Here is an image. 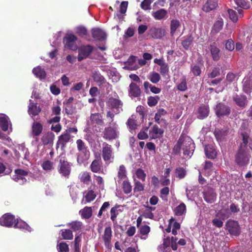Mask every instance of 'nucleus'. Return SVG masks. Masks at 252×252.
<instances>
[{
    "mask_svg": "<svg viewBox=\"0 0 252 252\" xmlns=\"http://www.w3.org/2000/svg\"><path fill=\"white\" fill-rule=\"evenodd\" d=\"M251 158L249 149L238 147L235 155V162L239 166H245L249 163Z\"/></svg>",
    "mask_w": 252,
    "mask_h": 252,
    "instance_id": "f257e3e1",
    "label": "nucleus"
},
{
    "mask_svg": "<svg viewBox=\"0 0 252 252\" xmlns=\"http://www.w3.org/2000/svg\"><path fill=\"white\" fill-rule=\"evenodd\" d=\"M77 148L78 151L77 154V161L78 163L81 164L87 160L90 157V152L88 147L81 139L76 141Z\"/></svg>",
    "mask_w": 252,
    "mask_h": 252,
    "instance_id": "f03ea898",
    "label": "nucleus"
},
{
    "mask_svg": "<svg viewBox=\"0 0 252 252\" xmlns=\"http://www.w3.org/2000/svg\"><path fill=\"white\" fill-rule=\"evenodd\" d=\"M182 137V150L183 154L187 158H190L193 154L195 146L190 137L184 134H181Z\"/></svg>",
    "mask_w": 252,
    "mask_h": 252,
    "instance_id": "7ed1b4c3",
    "label": "nucleus"
},
{
    "mask_svg": "<svg viewBox=\"0 0 252 252\" xmlns=\"http://www.w3.org/2000/svg\"><path fill=\"white\" fill-rule=\"evenodd\" d=\"M72 165V163L65 158H61L59 160L58 171L62 177L68 179L71 174Z\"/></svg>",
    "mask_w": 252,
    "mask_h": 252,
    "instance_id": "20e7f679",
    "label": "nucleus"
},
{
    "mask_svg": "<svg viewBox=\"0 0 252 252\" xmlns=\"http://www.w3.org/2000/svg\"><path fill=\"white\" fill-rule=\"evenodd\" d=\"M101 155L106 163L112 162L114 155L112 146L106 142H103L102 144Z\"/></svg>",
    "mask_w": 252,
    "mask_h": 252,
    "instance_id": "39448f33",
    "label": "nucleus"
},
{
    "mask_svg": "<svg viewBox=\"0 0 252 252\" xmlns=\"http://www.w3.org/2000/svg\"><path fill=\"white\" fill-rule=\"evenodd\" d=\"M215 114L219 118L228 116L231 113V108L223 103L220 102L214 108Z\"/></svg>",
    "mask_w": 252,
    "mask_h": 252,
    "instance_id": "423d86ee",
    "label": "nucleus"
},
{
    "mask_svg": "<svg viewBox=\"0 0 252 252\" xmlns=\"http://www.w3.org/2000/svg\"><path fill=\"white\" fill-rule=\"evenodd\" d=\"M77 37L73 34H67L63 38V42L64 47L70 50L75 51L78 49L76 44Z\"/></svg>",
    "mask_w": 252,
    "mask_h": 252,
    "instance_id": "0eeeda50",
    "label": "nucleus"
},
{
    "mask_svg": "<svg viewBox=\"0 0 252 252\" xmlns=\"http://www.w3.org/2000/svg\"><path fill=\"white\" fill-rule=\"evenodd\" d=\"M94 50L91 45H82L78 48V61L80 62L88 58Z\"/></svg>",
    "mask_w": 252,
    "mask_h": 252,
    "instance_id": "6e6552de",
    "label": "nucleus"
},
{
    "mask_svg": "<svg viewBox=\"0 0 252 252\" xmlns=\"http://www.w3.org/2000/svg\"><path fill=\"white\" fill-rule=\"evenodd\" d=\"M225 227L230 234L234 236H238L240 234V227L237 221L228 220L225 224Z\"/></svg>",
    "mask_w": 252,
    "mask_h": 252,
    "instance_id": "1a4fd4ad",
    "label": "nucleus"
},
{
    "mask_svg": "<svg viewBox=\"0 0 252 252\" xmlns=\"http://www.w3.org/2000/svg\"><path fill=\"white\" fill-rule=\"evenodd\" d=\"M15 221V216L9 213L4 214L0 218V225L1 226L10 227L13 225Z\"/></svg>",
    "mask_w": 252,
    "mask_h": 252,
    "instance_id": "9d476101",
    "label": "nucleus"
},
{
    "mask_svg": "<svg viewBox=\"0 0 252 252\" xmlns=\"http://www.w3.org/2000/svg\"><path fill=\"white\" fill-rule=\"evenodd\" d=\"M112 238V231L111 226H108L105 228L104 233L102 236L105 247L108 250L112 248L111 242Z\"/></svg>",
    "mask_w": 252,
    "mask_h": 252,
    "instance_id": "9b49d317",
    "label": "nucleus"
},
{
    "mask_svg": "<svg viewBox=\"0 0 252 252\" xmlns=\"http://www.w3.org/2000/svg\"><path fill=\"white\" fill-rule=\"evenodd\" d=\"M203 194L204 200L208 203H214L216 200L217 194L214 189L210 187L204 189Z\"/></svg>",
    "mask_w": 252,
    "mask_h": 252,
    "instance_id": "f8f14e48",
    "label": "nucleus"
},
{
    "mask_svg": "<svg viewBox=\"0 0 252 252\" xmlns=\"http://www.w3.org/2000/svg\"><path fill=\"white\" fill-rule=\"evenodd\" d=\"M232 99L235 104L242 109L245 108L248 105L247 97L243 94H236L233 96Z\"/></svg>",
    "mask_w": 252,
    "mask_h": 252,
    "instance_id": "ddd939ff",
    "label": "nucleus"
},
{
    "mask_svg": "<svg viewBox=\"0 0 252 252\" xmlns=\"http://www.w3.org/2000/svg\"><path fill=\"white\" fill-rule=\"evenodd\" d=\"M107 105L111 109L116 110L117 113H119L120 112L119 109L122 108L123 103L119 98L111 96L108 98Z\"/></svg>",
    "mask_w": 252,
    "mask_h": 252,
    "instance_id": "4468645a",
    "label": "nucleus"
},
{
    "mask_svg": "<svg viewBox=\"0 0 252 252\" xmlns=\"http://www.w3.org/2000/svg\"><path fill=\"white\" fill-rule=\"evenodd\" d=\"M116 130V127L112 126L106 127L103 132V138L108 141L115 139L117 137Z\"/></svg>",
    "mask_w": 252,
    "mask_h": 252,
    "instance_id": "2eb2a0df",
    "label": "nucleus"
},
{
    "mask_svg": "<svg viewBox=\"0 0 252 252\" xmlns=\"http://www.w3.org/2000/svg\"><path fill=\"white\" fill-rule=\"evenodd\" d=\"M102 161L99 154L96 157V159H94L90 165L91 171L94 173H100L102 169Z\"/></svg>",
    "mask_w": 252,
    "mask_h": 252,
    "instance_id": "dca6fc26",
    "label": "nucleus"
},
{
    "mask_svg": "<svg viewBox=\"0 0 252 252\" xmlns=\"http://www.w3.org/2000/svg\"><path fill=\"white\" fill-rule=\"evenodd\" d=\"M92 37L95 40L103 41L106 39V34L101 29L98 28H93L91 30Z\"/></svg>",
    "mask_w": 252,
    "mask_h": 252,
    "instance_id": "f3484780",
    "label": "nucleus"
},
{
    "mask_svg": "<svg viewBox=\"0 0 252 252\" xmlns=\"http://www.w3.org/2000/svg\"><path fill=\"white\" fill-rule=\"evenodd\" d=\"M70 139V135L68 133H65L60 135L57 142L56 149L57 150L61 146L62 150H63L66 144L69 142Z\"/></svg>",
    "mask_w": 252,
    "mask_h": 252,
    "instance_id": "a211bd4d",
    "label": "nucleus"
},
{
    "mask_svg": "<svg viewBox=\"0 0 252 252\" xmlns=\"http://www.w3.org/2000/svg\"><path fill=\"white\" fill-rule=\"evenodd\" d=\"M149 33L154 38L160 39L165 35V31L161 28L152 27L149 30Z\"/></svg>",
    "mask_w": 252,
    "mask_h": 252,
    "instance_id": "6ab92c4d",
    "label": "nucleus"
},
{
    "mask_svg": "<svg viewBox=\"0 0 252 252\" xmlns=\"http://www.w3.org/2000/svg\"><path fill=\"white\" fill-rule=\"evenodd\" d=\"M212 59L214 61L217 62L220 58V49L217 46L216 43L213 42L211 44L209 48Z\"/></svg>",
    "mask_w": 252,
    "mask_h": 252,
    "instance_id": "aec40b11",
    "label": "nucleus"
},
{
    "mask_svg": "<svg viewBox=\"0 0 252 252\" xmlns=\"http://www.w3.org/2000/svg\"><path fill=\"white\" fill-rule=\"evenodd\" d=\"M141 93L139 87L135 83L131 82L129 86L128 94L129 96L133 97H139Z\"/></svg>",
    "mask_w": 252,
    "mask_h": 252,
    "instance_id": "412c9836",
    "label": "nucleus"
},
{
    "mask_svg": "<svg viewBox=\"0 0 252 252\" xmlns=\"http://www.w3.org/2000/svg\"><path fill=\"white\" fill-rule=\"evenodd\" d=\"M55 138V134L51 131L44 133L41 137V141L44 145L51 146L53 145Z\"/></svg>",
    "mask_w": 252,
    "mask_h": 252,
    "instance_id": "4be33fe9",
    "label": "nucleus"
},
{
    "mask_svg": "<svg viewBox=\"0 0 252 252\" xmlns=\"http://www.w3.org/2000/svg\"><path fill=\"white\" fill-rule=\"evenodd\" d=\"M166 113L167 112L164 109H159L155 114V122L158 124L167 126V122L166 120L162 118V116H164Z\"/></svg>",
    "mask_w": 252,
    "mask_h": 252,
    "instance_id": "5701e85b",
    "label": "nucleus"
},
{
    "mask_svg": "<svg viewBox=\"0 0 252 252\" xmlns=\"http://www.w3.org/2000/svg\"><path fill=\"white\" fill-rule=\"evenodd\" d=\"M205 153L207 158L215 159L217 158V153L214 147L211 144L206 145L204 148Z\"/></svg>",
    "mask_w": 252,
    "mask_h": 252,
    "instance_id": "b1692460",
    "label": "nucleus"
},
{
    "mask_svg": "<svg viewBox=\"0 0 252 252\" xmlns=\"http://www.w3.org/2000/svg\"><path fill=\"white\" fill-rule=\"evenodd\" d=\"M30 104L28 107V113L30 115L35 116L38 115L41 111L39 106H37L36 103H34L31 100H30Z\"/></svg>",
    "mask_w": 252,
    "mask_h": 252,
    "instance_id": "393cba45",
    "label": "nucleus"
},
{
    "mask_svg": "<svg viewBox=\"0 0 252 252\" xmlns=\"http://www.w3.org/2000/svg\"><path fill=\"white\" fill-rule=\"evenodd\" d=\"M218 6V0H207L202 7V10L209 12L214 10Z\"/></svg>",
    "mask_w": 252,
    "mask_h": 252,
    "instance_id": "a878e982",
    "label": "nucleus"
},
{
    "mask_svg": "<svg viewBox=\"0 0 252 252\" xmlns=\"http://www.w3.org/2000/svg\"><path fill=\"white\" fill-rule=\"evenodd\" d=\"M198 116L197 118L199 119H203L208 116L209 114V107L208 106L202 105L198 109Z\"/></svg>",
    "mask_w": 252,
    "mask_h": 252,
    "instance_id": "bb28decb",
    "label": "nucleus"
},
{
    "mask_svg": "<svg viewBox=\"0 0 252 252\" xmlns=\"http://www.w3.org/2000/svg\"><path fill=\"white\" fill-rule=\"evenodd\" d=\"M32 135L33 136H39L42 132L43 126L39 122H34L32 125Z\"/></svg>",
    "mask_w": 252,
    "mask_h": 252,
    "instance_id": "cd10ccee",
    "label": "nucleus"
},
{
    "mask_svg": "<svg viewBox=\"0 0 252 252\" xmlns=\"http://www.w3.org/2000/svg\"><path fill=\"white\" fill-rule=\"evenodd\" d=\"M32 73L36 77L40 79H43L46 77V73L44 68L40 66H37L32 69Z\"/></svg>",
    "mask_w": 252,
    "mask_h": 252,
    "instance_id": "c85d7f7f",
    "label": "nucleus"
},
{
    "mask_svg": "<svg viewBox=\"0 0 252 252\" xmlns=\"http://www.w3.org/2000/svg\"><path fill=\"white\" fill-rule=\"evenodd\" d=\"M120 207V205L116 204L110 210L111 220L113 222L116 221L117 217L119 214V212H122V210L119 209Z\"/></svg>",
    "mask_w": 252,
    "mask_h": 252,
    "instance_id": "c756f323",
    "label": "nucleus"
},
{
    "mask_svg": "<svg viewBox=\"0 0 252 252\" xmlns=\"http://www.w3.org/2000/svg\"><path fill=\"white\" fill-rule=\"evenodd\" d=\"M90 120L93 124H95L97 125L102 126L104 124L101 116L98 113L91 114L90 116Z\"/></svg>",
    "mask_w": 252,
    "mask_h": 252,
    "instance_id": "7c9ffc66",
    "label": "nucleus"
},
{
    "mask_svg": "<svg viewBox=\"0 0 252 252\" xmlns=\"http://www.w3.org/2000/svg\"><path fill=\"white\" fill-rule=\"evenodd\" d=\"M193 39L194 38L191 34L184 37V39L181 43L184 48L186 50H188L189 46L192 44Z\"/></svg>",
    "mask_w": 252,
    "mask_h": 252,
    "instance_id": "2f4dec72",
    "label": "nucleus"
},
{
    "mask_svg": "<svg viewBox=\"0 0 252 252\" xmlns=\"http://www.w3.org/2000/svg\"><path fill=\"white\" fill-rule=\"evenodd\" d=\"M186 210V206L185 204L181 203L175 208L174 212L176 216H180L185 214Z\"/></svg>",
    "mask_w": 252,
    "mask_h": 252,
    "instance_id": "473e14b6",
    "label": "nucleus"
},
{
    "mask_svg": "<svg viewBox=\"0 0 252 252\" xmlns=\"http://www.w3.org/2000/svg\"><path fill=\"white\" fill-rule=\"evenodd\" d=\"M167 12L164 9H160L153 13V16L156 20H160L167 15Z\"/></svg>",
    "mask_w": 252,
    "mask_h": 252,
    "instance_id": "72a5a7b5",
    "label": "nucleus"
},
{
    "mask_svg": "<svg viewBox=\"0 0 252 252\" xmlns=\"http://www.w3.org/2000/svg\"><path fill=\"white\" fill-rule=\"evenodd\" d=\"M67 225L74 231H80L82 229V222L79 221H73L68 223Z\"/></svg>",
    "mask_w": 252,
    "mask_h": 252,
    "instance_id": "f704fd0d",
    "label": "nucleus"
},
{
    "mask_svg": "<svg viewBox=\"0 0 252 252\" xmlns=\"http://www.w3.org/2000/svg\"><path fill=\"white\" fill-rule=\"evenodd\" d=\"M81 216L82 218L85 219H90L93 214L92 208L91 207H85L81 211Z\"/></svg>",
    "mask_w": 252,
    "mask_h": 252,
    "instance_id": "c9c22d12",
    "label": "nucleus"
},
{
    "mask_svg": "<svg viewBox=\"0 0 252 252\" xmlns=\"http://www.w3.org/2000/svg\"><path fill=\"white\" fill-rule=\"evenodd\" d=\"M62 238L64 240H72L73 238V233L71 230L69 229H62L61 230Z\"/></svg>",
    "mask_w": 252,
    "mask_h": 252,
    "instance_id": "e433bc0d",
    "label": "nucleus"
},
{
    "mask_svg": "<svg viewBox=\"0 0 252 252\" xmlns=\"http://www.w3.org/2000/svg\"><path fill=\"white\" fill-rule=\"evenodd\" d=\"M93 78L94 82L102 85L106 82L104 77L99 72H94L93 73Z\"/></svg>",
    "mask_w": 252,
    "mask_h": 252,
    "instance_id": "4c0bfd02",
    "label": "nucleus"
},
{
    "mask_svg": "<svg viewBox=\"0 0 252 252\" xmlns=\"http://www.w3.org/2000/svg\"><path fill=\"white\" fill-rule=\"evenodd\" d=\"M181 26L180 22L178 20H172L170 24V34L173 35L176 30Z\"/></svg>",
    "mask_w": 252,
    "mask_h": 252,
    "instance_id": "58836bf2",
    "label": "nucleus"
},
{
    "mask_svg": "<svg viewBox=\"0 0 252 252\" xmlns=\"http://www.w3.org/2000/svg\"><path fill=\"white\" fill-rule=\"evenodd\" d=\"M182 137L180 136L176 144L173 148V154L174 155H178L181 153V147H182Z\"/></svg>",
    "mask_w": 252,
    "mask_h": 252,
    "instance_id": "ea45409f",
    "label": "nucleus"
},
{
    "mask_svg": "<svg viewBox=\"0 0 252 252\" xmlns=\"http://www.w3.org/2000/svg\"><path fill=\"white\" fill-rule=\"evenodd\" d=\"M8 117L5 115L0 117V126L4 131H7L8 128Z\"/></svg>",
    "mask_w": 252,
    "mask_h": 252,
    "instance_id": "a19ab883",
    "label": "nucleus"
},
{
    "mask_svg": "<svg viewBox=\"0 0 252 252\" xmlns=\"http://www.w3.org/2000/svg\"><path fill=\"white\" fill-rule=\"evenodd\" d=\"M223 25V22L222 19L217 21L214 24V25L212 27V32H214L215 33L219 32L222 29Z\"/></svg>",
    "mask_w": 252,
    "mask_h": 252,
    "instance_id": "79ce46f5",
    "label": "nucleus"
},
{
    "mask_svg": "<svg viewBox=\"0 0 252 252\" xmlns=\"http://www.w3.org/2000/svg\"><path fill=\"white\" fill-rule=\"evenodd\" d=\"M241 135L242 136L243 142L240 144L239 147H242V148H243L244 149H248V144L249 142L250 136H249V134L246 132L242 133Z\"/></svg>",
    "mask_w": 252,
    "mask_h": 252,
    "instance_id": "37998d69",
    "label": "nucleus"
},
{
    "mask_svg": "<svg viewBox=\"0 0 252 252\" xmlns=\"http://www.w3.org/2000/svg\"><path fill=\"white\" fill-rule=\"evenodd\" d=\"M252 90V82L250 80L244 81L243 86V91L247 94H250Z\"/></svg>",
    "mask_w": 252,
    "mask_h": 252,
    "instance_id": "c03bdc74",
    "label": "nucleus"
},
{
    "mask_svg": "<svg viewBox=\"0 0 252 252\" xmlns=\"http://www.w3.org/2000/svg\"><path fill=\"white\" fill-rule=\"evenodd\" d=\"M13 225L14 227L16 228L28 229V228L29 227L25 221L18 219H16V221Z\"/></svg>",
    "mask_w": 252,
    "mask_h": 252,
    "instance_id": "a18cd8bd",
    "label": "nucleus"
},
{
    "mask_svg": "<svg viewBox=\"0 0 252 252\" xmlns=\"http://www.w3.org/2000/svg\"><path fill=\"white\" fill-rule=\"evenodd\" d=\"M152 132L155 134V136H153V137L157 138L162 136L164 133V130L159 128L158 126L155 125L152 128Z\"/></svg>",
    "mask_w": 252,
    "mask_h": 252,
    "instance_id": "49530a36",
    "label": "nucleus"
},
{
    "mask_svg": "<svg viewBox=\"0 0 252 252\" xmlns=\"http://www.w3.org/2000/svg\"><path fill=\"white\" fill-rule=\"evenodd\" d=\"M175 173L177 177L179 179H183L186 176L187 171L183 167H179L176 168Z\"/></svg>",
    "mask_w": 252,
    "mask_h": 252,
    "instance_id": "de8ad7c7",
    "label": "nucleus"
},
{
    "mask_svg": "<svg viewBox=\"0 0 252 252\" xmlns=\"http://www.w3.org/2000/svg\"><path fill=\"white\" fill-rule=\"evenodd\" d=\"M91 180V177L89 172H83L80 177V181L84 184L88 185Z\"/></svg>",
    "mask_w": 252,
    "mask_h": 252,
    "instance_id": "09e8293b",
    "label": "nucleus"
},
{
    "mask_svg": "<svg viewBox=\"0 0 252 252\" xmlns=\"http://www.w3.org/2000/svg\"><path fill=\"white\" fill-rule=\"evenodd\" d=\"M139 232L141 235H147L150 231L151 228L146 224L142 225L139 227Z\"/></svg>",
    "mask_w": 252,
    "mask_h": 252,
    "instance_id": "8fccbe9b",
    "label": "nucleus"
},
{
    "mask_svg": "<svg viewBox=\"0 0 252 252\" xmlns=\"http://www.w3.org/2000/svg\"><path fill=\"white\" fill-rule=\"evenodd\" d=\"M159 99V97L157 95L155 96H149L148 98L147 103L150 107L156 106L157 104Z\"/></svg>",
    "mask_w": 252,
    "mask_h": 252,
    "instance_id": "3c124183",
    "label": "nucleus"
},
{
    "mask_svg": "<svg viewBox=\"0 0 252 252\" xmlns=\"http://www.w3.org/2000/svg\"><path fill=\"white\" fill-rule=\"evenodd\" d=\"M76 33L81 37H84L88 35L87 29L83 26H79L76 28Z\"/></svg>",
    "mask_w": 252,
    "mask_h": 252,
    "instance_id": "603ef678",
    "label": "nucleus"
},
{
    "mask_svg": "<svg viewBox=\"0 0 252 252\" xmlns=\"http://www.w3.org/2000/svg\"><path fill=\"white\" fill-rule=\"evenodd\" d=\"M220 68L219 67H214L211 72L208 74L209 78H214L220 75Z\"/></svg>",
    "mask_w": 252,
    "mask_h": 252,
    "instance_id": "864d4df0",
    "label": "nucleus"
},
{
    "mask_svg": "<svg viewBox=\"0 0 252 252\" xmlns=\"http://www.w3.org/2000/svg\"><path fill=\"white\" fill-rule=\"evenodd\" d=\"M96 196L95 193L93 190H89L85 196L86 201L87 202H90L93 201L95 198Z\"/></svg>",
    "mask_w": 252,
    "mask_h": 252,
    "instance_id": "5fc2aeb1",
    "label": "nucleus"
},
{
    "mask_svg": "<svg viewBox=\"0 0 252 252\" xmlns=\"http://www.w3.org/2000/svg\"><path fill=\"white\" fill-rule=\"evenodd\" d=\"M234 1L238 7L244 9H248L250 7L249 3L244 0H234Z\"/></svg>",
    "mask_w": 252,
    "mask_h": 252,
    "instance_id": "6e6d98bb",
    "label": "nucleus"
},
{
    "mask_svg": "<svg viewBox=\"0 0 252 252\" xmlns=\"http://www.w3.org/2000/svg\"><path fill=\"white\" fill-rule=\"evenodd\" d=\"M160 79L161 78L160 75L158 73L155 72L152 73L149 77V80L150 81L154 84H157L158 83Z\"/></svg>",
    "mask_w": 252,
    "mask_h": 252,
    "instance_id": "4d7b16f0",
    "label": "nucleus"
},
{
    "mask_svg": "<svg viewBox=\"0 0 252 252\" xmlns=\"http://www.w3.org/2000/svg\"><path fill=\"white\" fill-rule=\"evenodd\" d=\"M118 177L120 179H124L126 177V170L124 165L120 166L118 172Z\"/></svg>",
    "mask_w": 252,
    "mask_h": 252,
    "instance_id": "13d9d810",
    "label": "nucleus"
},
{
    "mask_svg": "<svg viewBox=\"0 0 252 252\" xmlns=\"http://www.w3.org/2000/svg\"><path fill=\"white\" fill-rule=\"evenodd\" d=\"M123 189L125 193L128 194L131 191L132 186L129 182L124 181L123 183Z\"/></svg>",
    "mask_w": 252,
    "mask_h": 252,
    "instance_id": "bf43d9fd",
    "label": "nucleus"
},
{
    "mask_svg": "<svg viewBox=\"0 0 252 252\" xmlns=\"http://www.w3.org/2000/svg\"><path fill=\"white\" fill-rule=\"evenodd\" d=\"M127 125L128 128L131 130H135L137 128V125L136 121L133 118H129L127 121Z\"/></svg>",
    "mask_w": 252,
    "mask_h": 252,
    "instance_id": "052dcab7",
    "label": "nucleus"
},
{
    "mask_svg": "<svg viewBox=\"0 0 252 252\" xmlns=\"http://www.w3.org/2000/svg\"><path fill=\"white\" fill-rule=\"evenodd\" d=\"M171 245L170 239L167 237L163 239V244L159 246V248L162 251H165L166 249Z\"/></svg>",
    "mask_w": 252,
    "mask_h": 252,
    "instance_id": "680f3d73",
    "label": "nucleus"
},
{
    "mask_svg": "<svg viewBox=\"0 0 252 252\" xmlns=\"http://www.w3.org/2000/svg\"><path fill=\"white\" fill-rule=\"evenodd\" d=\"M135 174L136 177L141 180L143 182H144L146 179V175L144 171L141 168H138L136 170Z\"/></svg>",
    "mask_w": 252,
    "mask_h": 252,
    "instance_id": "e2e57ef3",
    "label": "nucleus"
},
{
    "mask_svg": "<svg viewBox=\"0 0 252 252\" xmlns=\"http://www.w3.org/2000/svg\"><path fill=\"white\" fill-rule=\"evenodd\" d=\"M59 252H68L69 251L68 245L65 242H61L58 245Z\"/></svg>",
    "mask_w": 252,
    "mask_h": 252,
    "instance_id": "0e129e2a",
    "label": "nucleus"
},
{
    "mask_svg": "<svg viewBox=\"0 0 252 252\" xmlns=\"http://www.w3.org/2000/svg\"><path fill=\"white\" fill-rule=\"evenodd\" d=\"M42 167L45 170H51L53 168V162L50 160L45 161L42 163Z\"/></svg>",
    "mask_w": 252,
    "mask_h": 252,
    "instance_id": "69168bd1",
    "label": "nucleus"
},
{
    "mask_svg": "<svg viewBox=\"0 0 252 252\" xmlns=\"http://www.w3.org/2000/svg\"><path fill=\"white\" fill-rule=\"evenodd\" d=\"M227 12L229 15V18L233 22H236L238 21V16L236 11L233 9H228Z\"/></svg>",
    "mask_w": 252,
    "mask_h": 252,
    "instance_id": "338daca9",
    "label": "nucleus"
},
{
    "mask_svg": "<svg viewBox=\"0 0 252 252\" xmlns=\"http://www.w3.org/2000/svg\"><path fill=\"white\" fill-rule=\"evenodd\" d=\"M159 71L162 76H165L168 75L169 71L168 64L166 63L164 65L161 66Z\"/></svg>",
    "mask_w": 252,
    "mask_h": 252,
    "instance_id": "774afa93",
    "label": "nucleus"
}]
</instances>
